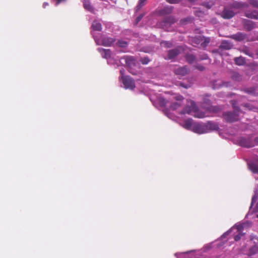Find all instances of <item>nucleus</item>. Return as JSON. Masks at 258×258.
Instances as JSON below:
<instances>
[{
	"label": "nucleus",
	"instance_id": "1",
	"mask_svg": "<svg viewBox=\"0 0 258 258\" xmlns=\"http://www.w3.org/2000/svg\"><path fill=\"white\" fill-rule=\"evenodd\" d=\"M248 223H243L235 224L229 230L222 235L221 240L223 241L230 240L234 239L235 241L239 240L241 236H243V232L244 228L248 226Z\"/></svg>",
	"mask_w": 258,
	"mask_h": 258
},
{
	"label": "nucleus",
	"instance_id": "2",
	"mask_svg": "<svg viewBox=\"0 0 258 258\" xmlns=\"http://www.w3.org/2000/svg\"><path fill=\"white\" fill-rule=\"evenodd\" d=\"M218 128V125L212 121L205 123L196 122L192 132L201 135L216 131Z\"/></svg>",
	"mask_w": 258,
	"mask_h": 258
},
{
	"label": "nucleus",
	"instance_id": "3",
	"mask_svg": "<svg viewBox=\"0 0 258 258\" xmlns=\"http://www.w3.org/2000/svg\"><path fill=\"white\" fill-rule=\"evenodd\" d=\"M188 114L197 118H204L206 116L205 112L199 110L196 107L195 102L190 101V106H186L181 112V114Z\"/></svg>",
	"mask_w": 258,
	"mask_h": 258
},
{
	"label": "nucleus",
	"instance_id": "4",
	"mask_svg": "<svg viewBox=\"0 0 258 258\" xmlns=\"http://www.w3.org/2000/svg\"><path fill=\"white\" fill-rule=\"evenodd\" d=\"M98 51L101 53L102 57L107 60L108 64H117L118 57L116 55V53L111 52L110 49L102 48H98Z\"/></svg>",
	"mask_w": 258,
	"mask_h": 258
},
{
	"label": "nucleus",
	"instance_id": "5",
	"mask_svg": "<svg viewBox=\"0 0 258 258\" xmlns=\"http://www.w3.org/2000/svg\"><path fill=\"white\" fill-rule=\"evenodd\" d=\"M120 80L124 88L126 89L133 90L135 88V84L132 78L128 76H124V70L123 69L120 70Z\"/></svg>",
	"mask_w": 258,
	"mask_h": 258
},
{
	"label": "nucleus",
	"instance_id": "6",
	"mask_svg": "<svg viewBox=\"0 0 258 258\" xmlns=\"http://www.w3.org/2000/svg\"><path fill=\"white\" fill-rule=\"evenodd\" d=\"M93 37L97 45H102L105 46H110L115 41L113 38L105 35L102 36L101 38H99L95 35L94 33H93Z\"/></svg>",
	"mask_w": 258,
	"mask_h": 258
},
{
	"label": "nucleus",
	"instance_id": "7",
	"mask_svg": "<svg viewBox=\"0 0 258 258\" xmlns=\"http://www.w3.org/2000/svg\"><path fill=\"white\" fill-rule=\"evenodd\" d=\"M234 111L233 112H228L224 114L225 119L228 121H234L238 119V116L241 113L239 109L232 104Z\"/></svg>",
	"mask_w": 258,
	"mask_h": 258
},
{
	"label": "nucleus",
	"instance_id": "8",
	"mask_svg": "<svg viewBox=\"0 0 258 258\" xmlns=\"http://www.w3.org/2000/svg\"><path fill=\"white\" fill-rule=\"evenodd\" d=\"M194 43L197 45H201L202 47H205L209 42L210 38L204 36H199L193 39Z\"/></svg>",
	"mask_w": 258,
	"mask_h": 258
},
{
	"label": "nucleus",
	"instance_id": "9",
	"mask_svg": "<svg viewBox=\"0 0 258 258\" xmlns=\"http://www.w3.org/2000/svg\"><path fill=\"white\" fill-rule=\"evenodd\" d=\"M150 100L152 102L153 105L156 107H163L167 103V101L161 97H157L154 99L153 97H150Z\"/></svg>",
	"mask_w": 258,
	"mask_h": 258
},
{
	"label": "nucleus",
	"instance_id": "10",
	"mask_svg": "<svg viewBox=\"0 0 258 258\" xmlns=\"http://www.w3.org/2000/svg\"><path fill=\"white\" fill-rule=\"evenodd\" d=\"M238 144L240 146L244 147L250 148L254 146L255 143L252 141L251 138H240L238 141Z\"/></svg>",
	"mask_w": 258,
	"mask_h": 258
},
{
	"label": "nucleus",
	"instance_id": "11",
	"mask_svg": "<svg viewBox=\"0 0 258 258\" xmlns=\"http://www.w3.org/2000/svg\"><path fill=\"white\" fill-rule=\"evenodd\" d=\"M195 123L196 122L192 119L189 118L180 122L179 123L183 128L192 131Z\"/></svg>",
	"mask_w": 258,
	"mask_h": 258
},
{
	"label": "nucleus",
	"instance_id": "12",
	"mask_svg": "<svg viewBox=\"0 0 258 258\" xmlns=\"http://www.w3.org/2000/svg\"><path fill=\"white\" fill-rule=\"evenodd\" d=\"M236 13L233 8H225L222 12L221 16L224 19H230L232 18Z\"/></svg>",
	"mask_w": 258,
	"mask_h": 258
},
{
	"label": "nucleus",
	"instance_id": "13",
	"mask_svg": "<svg viewBox=\"0 0 258 258\" xmlns=\"http://www.w3.org/2000/svg\"><path fill=\"white\" fill-rule=\"evenodd\" d=\"M173 98H174L177 101V102L173 103L170 107L171 109L175 110L181 105V101L183 98L181 95L177 94H174Z\"/></svg>",
	"mask_w": 258,
	"mask_h": 258
},
{
	"label": "nucleus",
	"instance_id": "14",
	"mask_svg": "<svg viewBox=\"0 0 258 258\" xmlns=\"http://www.w3.org/2000/svg\"><path fill=\"white\" fill-rule=\"evenodd\" d=\"M91 28L92 29V35H93V33H94L95 35L96 36L95 31H100L102 29V26L100 21L95 20L92 24Z\"/></svg>",
	"mask_w": 258,
	"mask_h": 258
},
{
	"label": "nucleus",
	"instance_id": "15",
	"mask_svg": "<svg viewBox=\"0 0 258 258\" xmlns=\"http://www.w3.org/2000/svg\"><path fill=\"white\" fill-rule=\"evenodd\" d=\"M188 70L185 67L177 68L174 70L175 75L179 77L185 76Z\"/></svg>",
	"mask_w": 258,
	"mask_h": 258
},
{
	"label": "nucleus",
	"instance_id": "16",
	"mask_svg": "<svg viewBox=\"0 0 258 258\" xmlns=\"http://www.w3.org/2000/svg\"><path fill=\"white\" fill-rule=\"evenodd\" d=\"M121 60L125 61V64L131 67L135 63V60L132 56H125L121 59Z\"/></svg>",
	"mask_w": 258,
	"mask_h": 258
},
{
	"label": "nucleus",
	"instance_id": "17",
	"mask_svg": "<svg viewBox=\"0 0 258 258\" xmlns=\"http://www.w3.org/2000/svg\"><path fill=\"white\" fill-rule=\"evenodd\" d=\"M249 169L253 173H258V160L255 162H251L248 164Z\"/></svg>",
	"mask_w": 258,
	"mask_h": 258
},
{
	"label": "nucleus",
	"instance_id": "18",
	"mask_svg": "<svg viewBox=\"0 0 258 258\" xmlns=\"http://www.w3.org/2000/svg\"><path fill=\"white\" fill-rule=\"evenodd\" d=\"M179 53L180 52L178 49L169 50L168 51V55L165 58L168 59H172Z\"/></svg>",
	"mask_w": 258,
	"mask_h": 258
},
{
	"label": "nucleus",
	"instance_id": "19",
	"mask_svg": "<svg viewBox=\"0 0 258 258\" xmlns=\"http://www.w3.org/2000/svg\"><path fill=\"white\" fill-rule=\"evenodd\" d=\"M245 16L249 18L258 19V13L256 11H253L251 12H246Z\"/></svg>",
	"mask_w": 258,
	"mask_h": 258
},
{
	"label": "nucleus",
	"instance_id": "20",
	"mask_svg": "<svg viewBox=\"0 0 258 258\" xmlns=\"http://www.w3.org/2000/svg\"><path fill=\"white\" fill-rule=\"evenodd\" d=\"M232 37L237 41H241L244 39L245 36L243 34L241 33H238L235 35H233Z\"/></svg>",
	"mask_w": 258,
	"mask_h": 258
},
{
	"label": "nucleus",
	"instance_id": "21",
	"mask_svg": "<svg viewBox=\"0 0 258 258\" xmlns=\"http://www.w3.org/2000/svg\"><path fill=\"white\" fill-rule=\"evenodd\" d=\"M258 252V246L254 245L248 248V252L246 253L248 255H252Z\"/></svg>",
	"mask_w": 258,
	"mask_h": 258
},
{
	"label": "nucleus",
	"instance_id": "22",
	"mask_svg": "<svg viewBox=\"0 0 258 258\" xmlns=\"http://www.w3.org/2000/svg\"><path fill=\"white\" fill-rule=\"evenodd\" d=\"M221 47L226 49H229L232 47V45L228 41L225 40L222 42Z\"/></svg>",
	"mask_w": 258,
	"mask_h": 258
},
{
	"label": "nucleus",
	"instance_id": "23",
	"mask_svg": "<svg viewBox=\"0 0 258 258\" xmlns=\"http://www.w3.org/2000/svg\"><path fill=\"white\" fill-rule=\"evenodd\" d=\"M234 60H235V63L239 66L243 65L245 63L244 58L241 56L238 57H235L234 58Z\"/></svg>",
	"mask_w": 258,
	"mask_h": 258
},
{
	"label": "nucleus",
	"instance_id": "24",
	"mask_svg": "<svg viewBox=\"0 0 258 258\" xmlns=\"http://www.w3.org/2000/svg\"><path fill=\"white\" fill-rule=\"evenodd\" d=\"M147 1V0H139L138 5L135 8L136 11H139L141 9V8L145 5Z\"/></svg>",
	"mask_w": 258,
	"mask_h": 258
},
{
	"label": "nucleus",
	"instance_id": "25",
	"mask_svg": "<svg viewBox=\"0 0 258 258\" xmlns=\"http://www.w3.org/2000/svg\"><path fill=\"white\" fill-rule=\"evenodd\" d=\"M219 241H220V240H218L212 243H210L209 245H206L205 246V248H210L214 247L215 245H217L218 247L222 246L223 245V244H220Z\"/></svg>",
	"mask_w": 258,
	"mask_h": 258
},
{
	"label": "nucleus",
	"instance_id": "26",
	"mask_svg": "<svg viewBox=\"0 0 258 258\" xmlns=\"http://www.w3.org/2000/svg\"><path fill=\"white\" fill-rule=\"evenodd\" d=\"M257 199H258V190L255 189L254 190V194L252 198V201H251L250 208L253 205V203H255L257 201Z\"/></svg>",
	"mask_w": 258,
	"mask_h": 258
},
{
	"label": "nucleus",
	"instance_id": "27",
	"mask_svg": "<svg viewBox=\"0 0 258 258\" xmlns=\"http://www.w3.org/2000/svg\"><path fill=\"white\" fill-rule=\"evenodd\" d=\"M195 59V57L191 54L187 55L186 56V60L189 63H192Z\"/></svg>",
	"mask_w": 258,
	"mask_h": 258
},
{
	"label": "nucleus",
	"instance_id": "28",
	"mask_svg": "<svg viewBox=\"0 0 258 258\" xmlns=\"http://www.w3.org/2000/svg\"><path fill=\"white\" fill-rule=\"evenodd\" d=\"M117 45L120 47H125L127 45V43L124 41L118 40L117 42Z\"/></svg>",
	"mask_w": 258,
	"mask_h": 258
},
{
	"label": "nucleus",
	"instance_id": "29",
	"mask_svg": "<svg viewBox=\"0 0 258 258\" xmlns=\"http://www.w3.org/2000/svg\"><path fill=\"white\" fill-rule=\"evenodd\" d=\"M217 85H219V86H223L228 87L229 86V83H227V82H224L222 83V85L221 84V83H216V85H215L214 86V89H218L219 88V87L217 86Z\"/></svg>",
	"mask_w": 258,
	"mask_h": 258
},
{
	"label": "nucleus",
	"instance_id": "30",
	"mask_svg": "<svg viewBox=\"0 0 258 258\" xmlns=\"http://www.w3.org/2000/svg\"><path fill=\"white\" fill-rule=\"evenodd\" d=\"M187 253H188V252L176 253H175V256H176L177 258H184L185 255Z\"/></svg>",
	"mask_w": 258,
	"mask_h": 258
},
{
	"label": "nucleus",
	"instance_id": "31",
	"mask_svg": "<svg viewBox=\"0 0 258 258\" xmlns=\"http://www.w3.org/2000/svg\"><path fill=\"white\" fill-rule=\"evenodd\" d=\"M161 45L162 46L168 48V47H170L171 46V43L170 42H168V41H163L161 43Z\"/></svg>",
	"mask_w": 258,
	"mask_h": 258
},
{
	"label": "nucleus",
	"instance_id": "32",
	"mask_svg": "<svg viewBox=\"0 0 258 258\" xmlns=\"http://www.w3.org/2000/svg\"><path fill=\"white\" fill-rule=\"evenodd\" d=\"M83 5H84V7L85 8V9H86L87 10H90V9L91 8V6L90 5V3L88 1H84V2H83Z\"/></svg>",
	"mask_w": 258,
	"mask_h": 258
},
{
	"label": "nucleus",
	"instance_id": "33",
	"mask_svg": "<svg viewBox=\"0 0 258 258\" xmlns=\"http://www.w3.org/2000/svg\"><path fill=\"white\" fill-rule=\"evenodd\" d=\"M167 2L170 4H177L180 2V0H167Z\"/></svg>",
	"mask_w": 258,
	"mask_h": 258
},
{
	"label": "nucleus",
	"instance_id": "34",
	"mask_svg": "<svg viewBox=\"0 0 258 258\" xmlns=\"http://www.w3.org/2000/svg\"><path fill=\"white\" fill-rule=\"evenodd\" d=\"M179 85L185 88H188L190 87V85H189V84L184 85L183 83H182L181 82H180L179 83Z\"/></svg>",
	"mask_w": 258,
	"mask_h": 258
},
{
	"label": "nucleus",
	"instance_id": "35",
	"mask_svg": "<svg viewBox=\"0 0 258 258\" xmlns=\"http://www.w3.org/2000/svg\"><path fill=\"white\" fill-rule=\"evenodd\" d=\"M165 114L166 116H167L169 118H171V119L174 120L175 118L174 117H173L171 115H170V113H168L167 112H165Z\"/></svg>",
	"mask_w": 258,
	"mask_h": 258
},
{
	"label": "nucleus",
	"instance_id": "36",
	"mask_svg": "<svg viewBox=\"0 0 258 258\" xmlns=\"http://www.w3.org/2000/svg\"><path fill=\"white\" fill-rule=\"evenodd\" d=\"M142 17H143V15H141L137 18V19H136L137 23H138L142 19Z\"/></svg>",
	"mask_w": 258,
	"mask_h": 258
},
{
	"label": "nucleus",
	"instance_id": "37",
	"mask_svg": "<svg viewBox=\"0 0 258 258\" xmlns=\"http://www.w3.org/2000/svg\"><path fill=\"white\" fill-rule=\"evenodd\" d=\"M55 1H56V6H57V5H58L60 3H62V2H63L66 1V0H55Z\"/></svg>",
	"mask_w": 258,
	"mask_h": 258
},
{
	"label": "nucleus",
	"instance_id": "38",
	"mask_svg": "<svg viewBox=\"0 0 258 258\" xmlns=\"http://www.w3.org/2000/svg\"><path fill=\"white\" fill-rule=\"evenodd\" d=\"M148 61H149V59H148L145 58L144 60H143L142 63L143 64H147V63H148Z\"/></svg>",
	"mask_w": 258,
	"mask_h": 258
},
{
	"label": "nucleus",
	"instance_id": "39",
	"mask_svg": "<svg viewBox=\"0 0 258 258\" xmlns=\"http://www.w3.org/2000/svg\"><path fill=\"white\" fill-rule=\"evenodd\" d=\"M206 7L208 8H211L212 6L213 5V3L212 4H206Z\"/></svg>",
	"mask_w": 258,
	"mask_h": 258
},
{
	"label": "nucleus",
	"instance_id": "40",
	"mask_svg": "<svg viewBox=\"0 0 258 258\" xmlns=\"http://www.w3.org/2000/svg\"><path fill=\"white\" fill-rule=\"evenodd\" d=\"M47 6H48V3L45 2L43 4V8H45Z\"/></svg>",
	"mask_w": 258,
	"mask_h": 258
},
{
	"label": "nucleus",
	"instance_id": "41",
	"mask_svg": "<svg viewBox=\"0 0 258 258\" xmlns=\"http://www.w3.org/2000/svg\"><path fill=\"white\" fill-rule=\"evenodd\" d=\"M255 238L254 237H252L251 240L249 241V243H252V240H254Z\"/></svg>",
	"mask_w": 258,
	"mask_h": 258
},
{
	"label": "nucleus",
	"instance_id": "42",
	"mask_svg": "<svg viewBox=\"0 0 258 258\" xmlns=\"http://www.w3.org/2000/svg\"><path fill=\"white\" fill-rule=\"evenodd\" d=\"M255 142L258 144V138L255 139Z\"/></svg>",
	"mask_w": 258,
	"mask_h": 258
},
{
	"label": "nucleus",
	"instance_id": "43",
	"mask_svg": "<svg viewBox=\"0 0 258 258\" xmlns=\"http://www.w3.org/2000/svg\"><path fill=\"white\" fill-rule=\"evenodd\" d=\"M207 58V56H206L204 58H203V59H206Z\"/></svg>",
	"mask_w": 258,
	"mask_h": 258
},
{
	"label": "nucleus",
	"instance_id": "44",
	"mask_svg": "<svg viewBox=\"0 0 258 258\" xmlns=\"http://www.w3.org/2000/svg\"><path fill=\"white\" fill-rule=\"evenodd\" d=\"M242 251H243V252H245V250L243 249H242Z\"/></svg>",
	"mask_w": 258,
	"mask_h": 258
},
{
	"label": "nucleus",
	"instance_id": "45",
	"mask_svg": "<svg viewBox=\"0 0 258 258\" xmlns=\"http://www.w3.org/2000/svg\"><path fill=\"white\" fill-rule=\"evenodd\" d=\"M120 63H122V62L121 61V60H119Z\"/></svg>",
	"mask_w": 258,
	"mask_h": 258
},
{
	"label": "nucleus",
	"instance_id": "46",
	"mask_svg": "<svg viewBox=\"0 0 258 258\" xmlns=\"http://www.w3.org/2000/svg\"><path fill=\"white\" fill-rule=\"evenodd\" d=\"M255 239H257V241H258V237H257V238H255Z\"/></svg>",
	"mask_w": 258,
	"mask_h": 258
},
{
	"label": "nucleus",
	"instance_id": "47",
	"mask_svg": "<svg viewBox=\"0 0 258 258\" xmlns=\"http://www.w3.org/2000/svg\"><path fill=\"white\" fill-rule=\"evenodd\" d=\"M257 206H258V203H257Z\"/></svg>",
	"mask_w": 258,
	"mask_h": 258
}]
</instances>
